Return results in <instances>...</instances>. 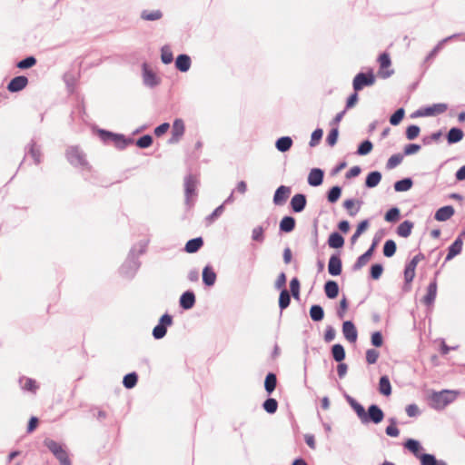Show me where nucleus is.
Wrapping results in <instances>:
<instances>
[{
    "instance_id": "4be33fe9",
    "label": "nucleus",
    "mask_w": 465,
    "mask_h": 465,
    "mask_svg": "<svg viewBox=\"0 0 465 465\" xmlns=\"http://www.w3.org/2000/svg\"><path fill=\"white\" fill-rule=\"evenodd\" d=\"M142 71L143 80L145 85L153 87L159 84L156 74L153 71V69L150 68V66L146 63L143 64Z\"/></svg>"
},
{
    "instance_id": "f03ea898",
    "label": "nucleus",
    "mask_w": 465,
    "mask_h": 465,
    "mask_svg": "<svg viewBox=\"0 0 465 465\" xmlns=\"http://www.w3.org/2000/svg\"><path fill=\"white\" fill-rule=\"evenodd\" d=\"M92 132L98 136L104 145L113 144L119 151L126 149L129 145L134 144V139L131 136L103 129L97 125L92 127Z\"/></svg>"
},
{
    "instance_id": "b1692460",
    "label": "nucleus",
    "mask_w": 465,
    "mask_h": 465,
    "mask_svg": "<svg viewBox=\"0 0 465 465\" xmlns=\"http://www.w3.org/2000/svg\"><path fill=\"white\" fill-rule=\"evenodd\" d=\"M296 227V220L292 215H284L279 223V233H290Z\"/></svg>"
},
{
    "instance_id": "c756f323",
    "label": "nucleus",
    "mask_w": 465,
    "mask_h": 465,
    "mask_svg": "<svg viewBox=\"0 0 465 465\" xmlns=\"http://www.w3.org/2000/svg\"><path fill=\"white\" fill-rule=\"evenodd\" d=\"M324 293L330 300H334L338 297L340 287L336 281L327 280L323 286Z\"/></svg>"
},
{
    "instance_id": "bb28decb",
    "label": "nucleus",
    "mask_w": 465,
    "mask_h": 465,
    "mask_svg": "<svg viewBox=\"0 0 465 465\" xmlns=\"http://www.w3.org/2000/svg\"><path fill=\"white\" fill-rule=\"evenodd\" d=\"M462 240L455 239L447 249V254L444 262H450V260L454 259L457 255L460 254L462 252Z\"/></svg>"
},
{
    "instance_id": "1a4fd4ad",
    "label": "nucleus",
    "mask_w": 465,
    "mask_h": 465,
    "mask_svg": "<svg viewBox=\"0 0 465 465\" xmlns=\"http://www.w3.org/2000/svg\"><path fill=\"white\" fill-rule=\"evenodd\" d=\"M380 68L377 72V77L386 79L389 78L393 73V69H390L391 60L388 53H382L378 57Z\"/></svg>"
},
{
    "instance_id": "ddd939ff",
    "label": "nucleus",
    "mask_w": 465,
    "mask_h": 465,
    "mask_svg": "<svg viewBox=\"0 0 465 465\" xmlns=\"http://www.w3.org/2000/svg\"><path fill=\"white\" fill-rule=\"evenodd\" d=\"M202 280L204 288L210 289L214 286L217 280V274L212 264L208 263L203 267L202 272Z\"/></svg>"
},
{
    "instance_id": "423d86ee",
    "label": "nucleus",
    "mask_w": 465,
    "mask_h": 465,
    "mask_svg": "<svg viewBox=\"0 0 465 465\" xmlns=\"http://www.w3.org/2000/svg\"><path fill=\"white\" fill-rule=\"evenodd\" d=\"M45 447L59 460L61 465H72L66 446L53 439L45 438L43 441Z\"/></svg>"
},
{
    "instance_id": "a19ab883",
    "label": "nucleus",
    "mask_w": 465,
    "mask_h": 465,
    "mask_svg": "<svg viewBox=\"0 0 465 465\" xmlns=\"http://www.w3.org/2000/svg\"><path fill=\"white\" fill-rule=\"evenodd\" d=\"M413 186V180L411 177H404L394 183L393 188L397 193L407 192Z\"/></svg>"
},
{
    "instance_id": "cd10ccee",
    "label": "nucleus",
    "mask_w": 465,
    "mask_h": 465,
    "mask_svg": "<svg viewBox=\"0 0 465 465\" xmlns=\"http://www.w3.org/2000/svg\"><path fill=\"white\" fill-rule=\"evenodd\" d=\"M27 153L31 155L35 164H39L41 163V149L40 146H37L35 138H32L30 143L25 146V154Z\"/></svg>"
},
{
    "instance_id": "bf43d9fd",
    "label": "nucleus",
    "mask_w": 465,
    "mask_h": 465,
    "mask_svg": "<svg viewBox=\"0 0 465 465\" xmlns=\"http://www.w3.org/2000/svg\"><path fill=\"white\" fill-rule=\"evenodd\" d=\"M405 116V109L403 106L395 110V112L390 116V124L393 126L399 125Z\"/></svg>"
},
{
    "instance_id": "6ab92c4d",
    "label": "nucleus",
    "mask_w": 465,
    "mask_h": 465,
    "mask_svg": "<svg viewBox=\"0 0 465 465\" xmlns=\"http://www.w3.org/2000/svg\"><path fill=\"white\" fill-rule=\"evenodd\" d=\"M185 125L181 118H175L173 122L172 137L168 140V143H175L184 134Z\"/></svg>"
},
{
    "instance_id": "3c124183",
    "label": "nucleus",
    "mask_w": 465,
    "mask_h": 465,
    "mask_svg": "<svg viewBox=\"0 0 465 465\" xmlns=\"http://www.w3.org/2000/svg\"><path fill=\"white\" fill-rule=\"evenodd\" d=\"M397 251L396 242L392 239H388L385 241L382 247V253L386 258H391L394 256Z\"/></svg>"
},
{
    "instance_id": "de8ad7c7",
    "label": "nucleus",
    "mask_w": 465,
    "mask_h": 465,
    "mask_svg": "<svg viewBox=\"0 0 465 465\" xmlns=\"http://www.w3.org/2000/svg\"><path fill=\"white\" fill-rule=\"evenodd\" d=\"M370 219L361 220L356 226L354 233L351 237V242L353 244L358 238L369 228Z\"/></svg>"
},
{
    "instance_id": "774afa93",
    "label": "nucleus",
    "mask_w": 465,
    "mask_h": 465,
    "mask_svg": "<svg viewBox=\"0 0 465 465\" xmlns=\"http://www.w3.org/2000/svg\"><path fill=\"white\" fill-rule=\"evenodd\" d=\"M323 136V130L320 127H317L311 134V140L309 142L310 147H315L318 145Z\"/></svg>"
},
{
    "instance_id": "f3484780",
    "label": "nucleus",
    "mask_w": 465,
    "mask_h": 465,
    "mask_svg": "<svg viewBox=\"0 0 465 465\" xmlns=\"http://www.w3.org/2000/svg\"><path fill=\"white\" fill-rule=\"evenodd\" d=\"M438 284L435 279H432L427 287L426 294L423 296L421 302L429 309L433 307L437 297Z\"/></svg>"
},
{
    "instance_id": "338daca9",
    "label": "nucleus",
    "mask_w": 465,
    "mask_h": 465,
    "mask_svg": "<svg viewBox=\"0 0 465 465\" xmlns=\"http://www.w3.org/2000/svg\"><path fill=\"white\" fill-rule=\"evenodd\" d=\"M420 133V128L417 124H410L405 130V136L408 140H415Z\"/></svg>"
},
{
    "instance_id": "a211bd4d",
    "label": "nucleus",
    "mask_w": 465,
    "mask_h": 465,
    "mask_svg": "<svg viewBox=\"0 0 465 465\" xmlns=\"http://www.w3.org/2000/svg\"><path fill=\"white\" fill-rule=\"evenodd\" d=\"M403 447L408 450L415 458L420 460V457L423 455L424 448L421 445L420 441L412 438H408L403 442Z\"/></svg>"
},
{
    "instance_id": "72a5a7b5",
    "label": "nucleus",
    "mask_w": 465,
    "mask_h": 465,
    "mask_svg": "<svg viewBox=\"0 0 465 465\" xmlns=\"http://www.w3.org/2000/svg\"><path fill=\"white\" fill-rule=\"evenodd\" d=\"M277 376L274 372L269 371L264 379V391L271 396L277 387Z\"/></svg>"
},
{
    "instance_id": "0e129e2a",
    "label": "nucleus",
    "mask_w": 465,
    "mask_h": 465,
    "mask_svg": "<svg viewBox=\"0 0 465 465\" xmlns=\"http://www.w3.org/2000/svg\"><path fill=\"white\" fill-rule=\"evenodd\" d=\"M353 93H351L346 99L345 107L343 110L346 112L351 108H353L359 101V94L358 93L361 91L362 89H353Z\"/></svg>"
},
{
    "instance_id": "680f3d73",
    "label": "nucleus",
    "mask_w": 465,
    "mask_h": 465,
    "mask_svg": "<svg viewBox=\"0 0 465 465\" xmlns=\"http://www.w3.org/2000/svg\"><path fill=\"white\" fill-rule=\"evenodd\" d=\"M163 17V13L161 10H143L141 13V18L146 21H155L159 20Z\"/></svg>"
},
{
    "instance_id": "c9c22d12",
    "label": "nucleus",
    "mask_w": 465,
    "mask_h": 465,
    "mask_svg": "<svg viewBox=\"0 0 465 465\" xmlns=\"http://www.w3.org/2000/svg\"><path fill=\"white\" fill-rule=\"evenodd\" d=\"M293 145V140L291 136H281L275 141V148L280 153H286L291 150Z\"/></svg>"
},
{
    "instance_id": "4d7b16f0",
    "label": "nucleus",
    "mask_w": 465,
    "mask_h": 465,
    "mask_svg": "<svg viewBox=\"0 0 465 465\" xmlns=\"http://www.w3.org/2000/svg\"><path fill=\"white\" fill-rule=\"evenodd\" d=\"M290 294L295 300H300L301 282L297 277H293L290 281Z\"/></svg>"
},
{
    "instance_id": "7c9ffc66",
    "label": "nucleus",
    "mask_w": 465,
    "mask_h": 465,
    "mask_svg": "<svg viewBox=\"0 0 465 465\" xmlns=\"http://www.w3.org/2000/svg\"><path fill=\"white\" fill-rule=\"evenodd\" d=\"M203 244L204 242L202 236L192 238L186 242L183 251L187 253H195L203 246Z\"/></svg>"
},
{
    "instance_id": "473e14b6",
    "label": "nucleus",
    "mask_w": 465,
    "mask_h": 465,
    "mask_svg": "<svg viewBox=\"0 0 465 465\" xmlns=\"http://www.w3.org/2000/svg\"><path fill=\"white\" fill-rule=\"evenodd\" d=\"M382 178V174L380 171H371L366 177L364 186L368 189L374 188L379 185Z\"/></svg>"
},
{
    "instance_id": "69168bd1",
    "label": "nucleus",
    "mask_w": 465,
    "mask_h": 465,
    "mask_svg": "<svg viewBox=\"0 0 465 465\" xmlns=\"http://www.w3.org/2000/svg\"><path fill=\"white\" fill-rule=\"evenodd\" d=\"M339 138V127H331L326 137V143L330 147L336 145Z\"/></svg>"
},
{
    "instance_id": "f8f14e48",
    "label": "nucleus",
    "mask_w": 465,
    "mask_h": 465,
    "mask_svg": "<svg viewBox=\"0 0 465 465\" xmlns=\"http://www.w3.org/2000/svg\"><path fill=\"white\" fill-rule=\"evenodd\" d=\"M307 205V196L304 193H295L290 201V211L292 213H300L304 211Z\"/></svg>"
},
{
    "instance_id": "c85d7f7f",
    "label": "nucleus",
    "mask_w": 465,
    "mask_h": 465,
    "mask_svg": "<svg viewBox=\"0 0 465 465\" xmlns=\"http://www.w3.org/2000/svg\"><path fill=\"white\" fill-rule=\"evenodd\" d=\"M454 213L455 210L452 205H444L435 212L434 219L439 222H445L450 219Z\"/></svg>"
},
{
    "instance_id": "052dcab7",
    "label": "nucleus",
    "mask_w": 465,
    "mask_h": 465,
    "mask_svg": "<svg viewBox=\"0 0 465 465\" xmlns=\"http://www.w3.org/2000/svg\"><path fill=\"white\" fill-rule=\"evenodd\" d=\"M404 158V154L402 153H397L392 154L386 163V168L388 170H391L400 165Z\"/></svg>"
},
{
    "instance_id": "393cba45",
    "label": "nucleus",
    "mask_w": 465,
    "mask_h": 465,
    "mask_svg": "<svg viewBox=\"0 0 465 465\" xmlns=\"http://www.w3.org/2000/svg\"><path fill=\"white\" fill-rule=\"evenodd\" d=\"M423 107L425 110L426 117H431L445 113L448 110L449 105L446 103H437L428 104Z\"/></svg>"
},
{
    "instance_id": "2eb2a0df",
    "label": "nucleus",
    "mask_w": 465,
    "mask_h": 465,
    "mask_svg": "<svg viewBox=\"0 0 465 465\" xmlns=\"http://www.w3.org/2000/svg\"><path fill=\"white\" fill-rule=\"evenodd\" d=\"M81 172H82L84 179L92 184L108 187L114 183H104V179L100 176L98 172L95 171L94 168H93V171H88L85 167L81 168Z\"/></svg>"
},
{
    "instance_id": "9b49d317",
    "label": "nucleus",
    "mask_w": 465,
    "mask_h": 465,
    "mask_svg": "<svg viewBox=\"0 0 465 465\" xmlns=\"http://www.w3.org/2000/svg\"><path fill=\"white\" fill-rule=\"evenodd\" d=\"M328 272L330 275L336 277L342 272V261L340 252L332 253L328 262Z\"/></svg>"
},
{
    "instance_id": "0eeeda50",
    "label": "nucleus",
    "mask_w": 465,
    "mask_h": 465,
    "mask_svg": "<svg viewBox=\"0 0 465 465\" xmlns=\"http://www.w3.org/2000/svg\"><path fill=\"white\" fill-rule=\"evenodd\" d=\"M384 418L385 413L383 410L378 404L371 403L368 406L367 410H365V412L361 419V422L364 425L371 423L378 425L383 421Z\"/></svg>"
},
{
    "instance_id": "13d9d810",
    "label": "nucleus",
    "mask_w": 465,
    "mask_h": 465,
    "mask_svg": "<svg viewBox=\"0 0 465 465\" xmlns=\"http://www.w3.org/2000/svg\"><path fill=\"white\" fill-rule=\"evenodd\" d=\"M384 233H385V232L383 229L378 230L375 232V234L372 238L371 243L370 247L366 250V252H368L369 253H371L373 256L377 246L379 245L380 242L382 240V238L384 236Z\"/></svg>"
},
{
    "instance_id": "2f4dec72",
    "label": "nucleus",
    "mask_w": 465,
    "mask_h": 465,
    "mask_svg": "<svg viewBox=\"0 0 465 465\" xmlns=\"http://www.w3.org/2000/svg\"><path fill=\"white\" fill-rule=\"evenodd\" d=\"M345 239L341 232L334 231L330 233L327 244L332 249H341L344 246Z\"/></svg>"
},
{
    "instance_id": "f257e3e1",
    "label": "nucleus",
    "mask_w": 465,
    "mask_h": 465,
    "mask_svg": "<svg viewBox=\"0 0 465 465\" xmlns=\"http://www.w3.org/2000/svg\"><path fill=\"white\" fill-rule=\"evenodd\" d=\"M147 245V242L141 241L137 244L132 246L126 259L119 268V274L122 277L131 280L135 276L141 267L139 255L146 252Z\"/></svg>"
},
{
    "instance_id": "39448f33",
    "label": "nucleus",
    "mask_w": 465,
    "mask_h": 465,
    "mask_svg": "<svg viewBox=\"0 0 465 465\" xmlns=\"http://www.w3.org/2000/svg\"><path fill=\"white\" fill-rule=\"evenodd\" d=\"M200 183L199 173H193L192 167H187V174L184 176V196L185 205L188 209L194 205L191 199L197 195V186Z\"/></svg>"
},
{
    "instance_id": "37998d69",
    "label": "nucleus",
    "mask_w": 465,
    "mask_h": 465,
    "mask_svg": "<svg viewBox=\"0 0 465 465\" xmlns=\"http://www.w3.org/2000/svg\"><path fill=\"white\" fill-rule=\"evenodd\" d=\"M19 382L22 390L25 391H30L34 394H35L37 390L39 389L36 381L32 378H20Z\"/></svg>"
},
{
    "instance_id": "09e8293b",
    "label": "nucleus",
    "mask_w": 465,
    "mask_h": 465,
    "mask_svg": "<svg viewBox=\"0 0 465 465\" xmlns=\"http://www.w3.org/2000/svg\"><path fill=\"white\" fill-rule=\"evenodd\" d=\"M383 272L384 267L382 263H372L370 267L368 277L370 280L378 281L381 277Z\"/></svg>"
},
{
    "instance_id": "412c9836",
    "label": "nucleus",
    "mask_w": 465,
    "mask_h": 465,
    "mask_svg": "<svg viewBox=\"0 0 465 465\" xmlns=\"http://www.w3.org/2000/svg\"><path fill=\"white\" fill-rule=\"evenodd\" d=\"M324 170L322 168L314 167L311 169L308 177L307 183L312 187L321 186L324 180Z\"/></svg>"
},
{
    "instance_id": "864d4df0",
    "label": "nucleus",
    "mask_w": 465,
    "mask_h": 465,
    "mask_svg": "<svg viewBox=\"0 0 465 465\" xmlns=\"http://www.w3.org/2000/svg\"><path fill=\"white\" fill-rule=\"evenodd\" d=\"M401 210L397 206L391 207L384 215V220L388 223H397L401 219Z\"/></svg>"
},
{
    "instance_id": "20e7f679",
    "label": "nucleus",
    "mask_w": 465,
    "mask_h": 465,
    "mask_svg": "<svg viewBox=\"0 0 465 465\" xmlns=\"http://www.w3.org/2000/svg\"><path fill=\"white\" fill-rule=\"evenodd\" d=\"M65 159L74 168H86L88 171H93V166L89 163L86 158V153L82 150L79 145H70L65 149Z\"/></svg>"
},
{
    "instance_id": "e433bc0d",
    "label": "nucleus",
    "mask_w": 465,
    "mask_h": 465,
    "mask_svg": "<svg viewBox=\"0 0 465 465\" xmlns=\"http://www.w3.org/2000/svg\"><path fill=\"white\" fill-rule=\"evenodd\" d=\"M378 391L385 397L391 395L392 388L388 375H381L380 377Z\"/></svg>"
},
{
    "instance_id": "58836bf2",
    "label": "nucleus",
    "mask_w": 465,
    "mask_h": 465,
    "mask_svg": "<svg viewBox=\"0 0 465 465\" xmlns=\"http://www.w3.org/2000/svg\"><path fill=\"white\" fill-rule=\"evenodd\" d=\"M292 302V296L290 294L289 290H282L280 291L278 305L280 309V317L282 315V312L287 309Z\"/></svg>"
},
{
    "instance_id": "c03bdc74",
    "label": "nucleus",
    "mask_w": 465,
    "mask_h": 465,
    "mask_svg": "<svg viewBox=\"0 0 465 465\" xmlns=\"http://www.w3.org/2000/svg\"><path fill=\"white\" fill-rule=\"evenodd\" d=\"M312 322H319L324 319V310L320 304H312L309 311Z\"/></svg>"
},
{
    "instance_id": "5701e85b",
    "label": "nucleus",
    "mask_w": 465,
    "mask_h": 465,
    "mask_svg": "<svg viewBox=\"0 0 465 465\" xmlns=\"http://www.w3.org/2000/svg\"><path fill=\"white\" fill-rule=\"evenodd\" d=\"M464 132L460 127L452 126L445 134V138L449 145H452L460 143L464 137Z\"/></svg>"
},
{
    "instance_id": "79ce46f5",
    "label": "nucleus",
    "mask_w": 465,
    "mask_h": 465,
    "mask_svg": "<svg viewBox=\"0 0 465 465\" xmlns=\"http://www.w3.org/2000/svg\"><path fill=\"white\" fill-rule=\"evenodd\" d=\"M331 354L332 359L336 362H341L345 360L346 357V351L342 344L341 343H335L331 348Z\"/></svg>"
},
{
    "instance_id": "49530a36",
    "label": "nucleus",
    "mask_w": 465,
    "mask_h": 465,
    "mask_svg": "<svg viewBox=\"0 0 465 465\" xmlns=\"http://www.w3.org/2000/svg\"><path fill=\"white\" fill-rule=\"evenodd\" d=\"M139 376L136 371L126 373L123 378V385L125 389L134 388L138 382Z\"/></svg>"
},
{
    "instance_id": "6e6552de",
    "label": "nucleus",
    "mask_w": 465,
    "mask_h": 465,
    "mask_svg": "<svg viewBox=\"0 0 465 465\" xmlns=\"http://www.w3.org/2000/svg\"><path fill=\"white\" fill-rule=\"evenodd\" d=\"M173 324V316L169 312H164L158 320L157 324L152 331L154 340H162L167 334L168 328Z\"/></svg>"
},
{
    "instance_id": "4468645a",
    "label": "nucleus",
    "mask_w": 465,
    "mask_h": 465,
    "mask_svg": "<svg viewBox=\"0 0 465 465\" xmlns=\"http://www.w3.org/2000/svg\"><path fill=\"white\" fill-rule=\"evenodd\" d=\"M196 296L193 290L183 292L179 298V307L183 311H189L194 307Z\"/></svg>"
},
{
    "instance_id": "8fccbe9b",
    "label": "nucleus",
    "mask_w": 465,
    "mask_h": 465,
    "mask_svg": "<svg viewBox=\"0 0 465 465\" xmlns=\"http://www.w3.org/2000/svg\"><path fill=\"white\" fill-rule=\"evenodd\" d=\"M153 143V137L152 134H146L136 140L134 139V144H135L140 149H147L152 146Z\"/></svg>"
},
{
    "instance_id": "dca6fc26",
    "label": "nucleus",
    "mask_w": 465,
    "mask_h": 465,
    "mask_svg": "<svg viewBox=\"0 0 465 465\" xmlns=\"http://www.w3.org/2000/svg\"><path fill=\"white\" fill-rule=\"evenodd\" d=\"M292 189L290 186L280 185L274 192L272 203L276 206L283 205L290 197Z\"/></svg>"
},
{
    "instance_id": "a18cd8bd",
    "label": "nucleus",
    "mask_w": 465,
    "mask_h": 465,
    "mask_svg": "<svg viewBox=\"0 0 465 465\" xmlns=\"http://www.w3.org/2000/svg\"><path fill=\"white\" fill-rule=\"evenodd\" d=\"M342 193V187L340 185H333L326 193L327 201L330 203H335L339 201Z\"/></svg>"
},
{
    "instance_id": "9d476101",
    "label": "nucleus",
    "mask_w": 465,
    "mask_h": 465,
    "mask_svg": "<svg viewBox=\"0 0 465 465\" xmlns=\"http://www.w3.org/2000/svg\"><path fill=\"white\" fill-rule=\"evenodd\" d=\"M375 75L372 69H369L368 72H361L355 75L352 81V87H365L372 85L375 83Z\"/></svg>"
},
{
    "instance_id": "5fc2aeb1",
    "label": "nucleus",
    "mask_w": 465,
    "mask_h": 465,
    "mask_svg": "<svg viewBox=\"0 0 465 465\" xmlns=\"http://www.w3.org/2000/svg\"><path fill=\"white\" fill-rule=\"evenodd\" d=\"M373 149V143L371 140L365 139L361 141L357 147L356 154L364 156L369 154Z\"/></svg>"
},
{
    "instance_id": "7ed1b4c3",
    "label": "nucleus",
    "mask_w": 465,
    "mask_h": 465,
    "mask_svg": "<svg viewBox=\"0 0 465 465\" xmlns=\"http://www.w3.org/2000/svg\"><path fill=\"white\" fill-rule=\"evenodd\" d=\"M459 390L443 389L441 391L432 390L428 396L429 406L435 411H442L448 405L454 402L460 395Z\"/></svg>"
},
{
    "instance_id": "ea45409f",
    "label": "nucleus",
    "mask_w": 465,
    "mask_h": 465,
    "mask_svg": "<svg viewBox=\"0 0 465 465\" xmlns=\"http://www.w3.org/2000/svg\"><path fill=\"white\" fill-rule=\"evenodd\" d=\"M414 223L410 220H405L399 224L396 233L402 238H407L411 234Z\"/></svg>"
},
{
    "instance_id": "6e6d98bb",
    "label": "nucleus",
    "mask_w": 465,
    "mask_h": 465,
    "mask_svg": "<svg viewBox=\"0 0 465 465\" xmlns=\"http://www.w3.org/2000/svg\"><path fill=\"white\" fill-rule=\"evenodd\" d=\"M262 407L268 414H274L278 410V401L276 399L268 396L262 402Z\"/></svg>"
},
{
    "instance_id": "f704fd0d",
    "label": "nucleus",
    "mask_w": 465,
    "mask_h": 465,
    "mask_svg": "<svg viewBox=\"0 0 465 465\" xmlns=\"http://www.w3.org/2000/svg\"><path fill=\"white\" fill-rule=\"evenodd\" d=\"M344 398L352 411L355 412L358 419L361 420L362 415L365 412V408L356 399L351 395L344 393Z\"/></svg>"
},
{
    "instance_id": "603ef678",
    "label": "nucleus",
    "mask_w": 465,
    "mask_h": 465,
    "mask_svg": "<svg viewBox=\"0 0 465 465\" xmlns=\"http://www.w3.org/2000/svg\"><path fill=\"white\" fill-rule=\"evenodd\" d=\"M371 257L372 255L365 251L356 259L355 262L352 264V272L361 270L371 259Z\"/></svg>"
},
{
    "instance_id": "e2e57ef3",
    "label": "nucleus",
    "mask_w": 465,
    "mask_h": 465,
    "mask_svg": "<svg viewBox=\"0 0 465 465\" xmlns=\"http://www.w3.org/2000/svg\"><path fill=\"white\" fill-rule=\"evenodd\" d=\"M442 135H443V130L442 129H440V130L430 134V135H425L421 139L422 144L423 145H430L433 142L438 143Z\"/></svg>"
},
{
    "instance_id": "aec40b11",
    "label": "nucleus",
    "mask_w": 465,
    "mask_h": 465,
    "mask_svg": "<svg viewBox=\"0 0 465 465\" xmlns=\"http://www.w3.org/2000/svg\"><path fill=\"white\" fill-rule=\"evenodd\" d=\"M342 333L344 338L351 343H354L358 339V331L354 322L351 320L342 322Z\"/></svg>"
},
{
    "instance_id": "4c0bfd02",
    "label": "nucleus",
    "mask_w": 465,
    "mask_h": 465,
    "mask_svg": "<svg viewBox=\"0 0 465 465\" xmlns=\"http://www.w3.org/2000/svg\"><path fill=\"white\" fill-rule=\"evenodd\" d=\"M175 68L182 72H187L191 67V57L188 54H181L175 59Z\"/></svg>"
},
{
    "instance_id": "a878e982",
    "label": "nucleus",
    "mask_w": 465,
    "mask_h": 465,
    "mask_svg": "<svg viewBox=\"0 0 465 465\" xmlns=\"http://www.w3.org/2000/svg\"><path fill=\"white\" fill-rule=\"evenodd\" d=\"M362 203V200L349 198L342 203V206L350 216H355L359 213Z\"/></svg>"
}]
</instances>
